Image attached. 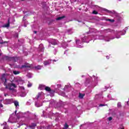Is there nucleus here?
Wrapping results in <instances>:
<instances>
[{
	"label": "nucleus",
	"instance_id": "nucleus-6",
	"mask_svg": "<svg viewBox=\"0 0 129 129\" xmlns=\"http://www.w3.org/2000/svg\"><path fill=\"white\" fill-rule=\"evenodd\" d=\"M36 126H37V124L36 123H32L31 125H30L28 128L29 129H35L36 128Z\"/></svg>",
	"mask_w": 129,
	"mask_h": 129
},
{
	"label": "nucleus",
	"instance_id": "nucleus-28",
	"mask_svg": "<svg viewBox=\"0 0 129 129\" xmlns=\"http://www.w3.org/2000/svg\"><path fill=\"white\" fill-rule=\"evenodd\" d=\"M32 86V84H29L28 85V87H31Z\"/></svg>",
	"mask_w": 129,
	"mask_h": 129
},
{
	"label": "nucleus",
	"instance_id": "nucleus-26",
	"mask_svg": "<svg viewBox=\"0 0 129 129\" xmlns=\"http://www.w3.org/2000/svg\"><path fill=\"white\" fill-rule=\"evenodd\" d=\"M116 34V35H118V34H121V31H117Z\"/></svg>",
	"mask_w": 129,
	"mask_h": 129
},
{
	"label": "nucleus",
	"instance_id": "nucleus-33",
	"mask_svg": "<svg viewBox=\"0 0 129 129\" xmlns=\"http://www.w3.org/2000/svg\"><path fill=\"white\" fill-rule=\"evenodd\" d=\"M35 106H37V107H39V106L37 105V103H35Z\"/></svg>",
	"mask_w": 129,
	"mask_h": 129
},
{
	"label": "nucleus",
	"instance_id": "nucleus-15",
	"mask_svg": "<svg viewBox=\"0 0 129 129\" xmlns=\"http://www.w3.org/2000/svg\"><path fill=\"white\" fill-rule=\"evenodd\" d=\"M41 68H42V66H37L35 67V69H36L37 70H40V69H41Z\"/></svg>",
	"mask_w": 129,
	"mask_h": 129
},
{
	"label": "nucleus",
	"instance_id": "nucleus-20",
	"mask_svg": "<svg viewBox=\"0 0 129 129\" xmlns=\"http://www.w3.org/2000/svg\"><path fill=\"white\" fill-rule=\"evenodd\" d=\"M13 73L14 74H15V75H17L18 74H19L20 73V72L19 71H13Z\"/></svg>",
	"mask_w": 129,
	"mask_h": 129
},
{
	"label": "nucleus",
	"instance_id": "nucleus-22",
	"mask_svg": "<svg viewBox=\"0 0 129 129\" xmlns=\"http://www.w3.org/2000/svg\"><path fill=\"white\" fill-rule=\"evenodd\" d=\"M117 106H118V107H121V103H120V102H118V103H117Z\"/></svg>",
	"mask_w": 129,
	"mask_h": 129
},
{
	"label": "nucleus",
	"instance_id": "nucleus-49",
	"mask_svg": "<svg viewBox=\"0 0 129 129\" xmlns=\"http://www.w3.org/2000/svg\"><path fill=\"white\" fill-rule=\"evenodd\" d=\"M25 129H27V128H25Z\"/></svg>",
	"mask_w": 129,
	"mask_h": 129
},
{
	"label": "nucleus",
	"instance_id": "nucleus-41",
	"mask_svg": "<svg viewBox=\"0 0 129 129\" xmlns=\"http://www.w3.org/2000/svg\"><path fill=\"white\" fill-rule=\"evenodd\" d=\"M35 34H37V31H34Z\"/></svg>",
	"mask_w": 129,
	"mask_h": 129
},
{
	"label": "nucleus",
	"instance_id": "nucleus-16",
	"mask_svg": "<svg viewBox=\"0 0 129 129\" xmlns=\"http://www.w3.org/2000/svg\"><path fill=\"white\" fill-rule=\"evenodd\" d=\"M14 104L15 105V106H19V102L17 101H14Z\"/></svg>",
	"mask_w": 129,
	"mask_h": 129
},
{
	"label": "nucleus",
	"instance_id": "nucleus-5",
	"mask_svg": "<svg viewBox=\"0 0 129 129\" xmlns=\"http://www.w3.org/2000/svg\"><path fill=\"white\" fill-rule=\"evenodd\" d=\"M107 39H109L108 37H106V36H100V40H105V41H106V42H109V41H110V39H108L107 40Z\"/></svg>",
	"mask_w": 129,
	"mask_h": 129
},
{
	"label": "nucleus",
	"instance_id": "nucleus-45",
	"mask_svg": "<svg viewBox=\"0 0 129 129\" xmlns=\"http://www.w3.org/2000/svg\"><path fill=\"white\" fill-rule=\"evenodd\" d=\"M83 42H85V41H84V40H83Z\"/></svg>",
	"mask_w": 129,
	"mask_h": 129
},
{
	"label": "nucleus",
	"instance_id": "nucleus-9",
	"mask_svg": "<svg viewBox=\"0 0 129 129\" xmlns=\"http://www.w3.org/2000/svg\"><path fill=\"white\" fill-rule=\"evenodd\" d=\"M31 67V64L29 63H25L24 65H23L21 67V68H30Z\"/></svg>",
	"mask_w": 129,
	"mask_h": 129
},
{
	"label": "nucleus",
	"instance_id": "nucleus-47",
	"mask_svg": "<svg viewBox=\"0 0 129 129\" xmlns=\"http://www.w3.org/2000/svg\"><path fill=\"white\" fill-rule=\"evenodd\" d=\"M21 1H25V0H21Z\"/></svg>",
	"mask_w": 129,
	"mask_h": 129
},
{
	"label": "nucleus",
	"instance_id": "nucleus-12",
	"mask_svg": "<svg viewBox=\"0 0 129 129\" xmlns=\"http://www.w3.org/2000/svg\"><path fill=\"white\" fill-rule=\"evenodd\" d=\"M45 88H46V86H44V85H39L38 88L39 89H41V90H42L43 89H45Z\"/></svg>",
	"mask_w": 129,
	"mask_h": 129
},
{
	"label": "nucleus",
	"instance_id": "nucleus-37",
	"mask_svg": "<svg viewBox=\"0 0 129 129\" xmlns=\"http://www.w3.org/2000/svg\"><path fill=\"white\" fill-rule=\"evenodd\" d=\"M107 59H109V57L108 56H106Z\"/></svg>",
	"mask_w": 129,
	"mask_h": 129
},
{
	"label": "nucleus",
	"instance_id": "nucleus-39",
	"mask_svg": "<svg viewBox=\"0 0 129 129\" xmlns=\"http://www.w3.org/2000/svg\"><path fill=\"white\" fill-rule=\"evenodd\" d=\"M125 31H124V33H123V34H122L121 35H124V34H125Z\"/></svg>",
	"mask_w": 129,
	"mask_h": 129
},
{
	"label": "nucleus",
	"instance_id": "nucleus-48",
	"mask_svg": "<svg viewBox=\"0 0 129 129\" xmlns=\"http://www.w3.org/2000/svg\"><path fill=\"white\" fill-rule=\"evenodd\" d=\"M121 129H123V128H121Z\"/></svg>",
	"mask_w": 129,
	"mask_h": 129
},
{
	"label": "nucleus",
	"instance_id": "nucleus-44",
	"mask_svg": "<svg viewBox=\"0 0 129 129\" xmlns=\"http://www.w3.org/2000/svg\"><path fill=\"white\" fill-rule=\"evenodd\" d=\"M9 119H10V120L12 119V118L10 117Z\"/></svg>",
	"mask_w": 129,
	"mask_h": 129
},
{
	"label": "nucleus",
	"instance_id": "nucleus-46",
	"mask_svg": "<svg viewBox=\"0 0 129 129\" xmlns=\"http://www.w3.org/2000/svg\"><path fill=\"white\" fill-rule=\"evenodd\" d=\"M128 102H127V104H128Z\"/></svg>",
	"mask_w": 129,
	"mask_h": 129
},
{
	"label": "nucleus",
	"instance_id": "nucleus-4",
	"mask_svg": "<svg viewBox=\"0 0 129 129\" xmlns=\"http://www.w3.org/2000/svg\"><path fill=\"white\" fill-rule=\"evenodd\" d=\"M51 44L53 45V46H55V45H57V41H56V40L55 39H52L50 42L49 43V47H51Z\"/></svg>",
	"mask_w": 129,
	"mask_h": 129
},
{
	"label": "nucleus",
	"instance_id": "nucleus-18",
	"mask_svg": "<svg viewBox=\"0 0 129 129\" xmlns=\"http://www.w3.org/2000/svg\"><path fill=\"white\" fill-rule=\"evenodd\" d=\"M84 94H81V93H80L79 94V98H82L83 97H84Z\"/></svg>",
	"mask_w": 129,
	"mask_h": 129
},
{
	"label": "nucleus",
	"instance_id": "nucleus-27",
	"mask_svg": "<svg viewBox=\"0 0 129 129\" xmlns=\"http://www.w3.org/2000/svg\"><path fill=\"white\" fill-rule=\"evenodd\" d=\"M80 43V40H76V44H78Z\"/></svg>",
	"mask_w": 129,
	"mask_h": 129
},
{
	"label": "nucleus",
	"instance_id": "nucleus-38",
	"mask_svg": "<svg viewBox=\"0 0 129 129\" xmlns=\"http://www.w3.org/2000/svg\"><path fill=\"white\" fill-rule=\"evenodd\" d=\"M78 48H81V46H78Z\"/></svg>",
	"mask_w": 129,
	"mask_h": 129
},
{
	"label": "nucleus",
	"instance_id": "nucleus-32",
	"mask_svg": "<svg viewBox=\"0 0 129 129\" xmlns=\"http://www.w3.org/2000/svg\"><path fill=\"white\" fill-rule=\"evenodd\" d=\"M99 106H104V104H100Z\"/></svg>",
	"mask_w": 129,
	"mask_h": 129
},
{
	"label": "nucleus",
	"instance_id": "nucleus-40",
	"mask_svg": "<svg viewBox=\"0 0 129 129\" xmlns=\"http://www.w3.org/2000/svg\"><path fill=\"white\" fill-rule=\"evenodd\" d=\"M114 39V37H113L112 38H111V40H113Z\"/></svg>",
	"mask_w": 129,
	"mask_h": 129
},
{
	"label": "nucleus",
	"instance_id": "nucleus-11",
	"mask_svg": "<svg viewBox=\"0 0 129 129\" xmlns=\"http://www.w3.org/2000/svg\"><path fill=\"white\" fill-rule=\"evenodd\" d=\"M9 27H10V20L8 21V23L3 25V28H9Z\"/></svg>",
	"mask_w": 129,
	"mask_h": 129
},
{
	"label": "nucleus",
	"instance_id": "nucleus-34",
	"mask_svg": "<svg viewBox=\"0 0 129 129\" xmlns=\"http://www.w3.org/2000/svg\"><path fill=\"white\" fill-rule=\"evenodd\" d=\"M0 106H1V107H4V105H3L2 104H0Z\"/></svg>",
	"mask_w": 129,
	"mask_h": 129
},
{
	"label": "nucleus",
	"instance_id": "nucleus-17",
	"mask_svg": "<svg viewBox=\"0 0 129 129\" xmlns=\"http://www.w3.org/2000/svg\"><path fill=\"white\" fill-rule=\"evenodd\" d=\"M42 96V93H39L37 96L36 97L37 99L39 98V97H41Z\"/></svg>",
	"mask_w": 129,
	"mask_h": 129
},
{
	"label": "nucleus",
	"instance_id": "nucleus-3",
	"mask_svg": "<svg viewBox=\"0 0 129 129\" xmlns=\"http://www.w3.org/2000/svg\"><path fill=\"white\" fill-rule=\"evenodd\" d=\"M102 11L104 12H106V13H108V14H113V15H115L116 14V12L115 11H111L105 8H103Z\"/></svg>",
	"mask_w": 129,
	"mask_h": 129
},
{
	"label": "nucleus",
	"instance_id": "nucleus-35",
	"mask_svg": "<svg viewBox=\"0 0 129 129\" xmlns=\"http://www.w3.org/2000/svg\"><path fill=\"white\" fill-rule=\"evenodd\" d=\"M58 87H61V85H57Z\"/></svg>",
	"mask_w": 129,
	"mask_h": 129
},
{
	"label": "nucleus",
	"instance_id": "nucleus-31",
	"mask_svg": "<svg viewBox=\"0 0 129 129\" xmlns=\"http://www.w3.org/2000/svg\"><path fill=\"white\" fill-rule=\"evenodd\" d=\"M67 88H68V86H66L64 88V90H65V89H66Z\"/></svg>",
	"mask_w": 129,
	"mask_h": 129
},
{
	"label": "nucleus",
	"instance_id": "nucleus-25",
	"mask_svg": "<svg viewBox=\"0 0 129 129\" xmlns=\"http://www.w3.org/2000/svg\"><path fill=\"white\" fill-rule=\"evenodd\" d=\"M93 14H94L95 15H97L98 13H97V12L94 11L93 12Z\"/></svg>",
	"mask_w": 129,
	"mask_h": 129
},
{
	"label": "nucleus",
	"instance_id": "nucleus-13",
	"mask_svg": "<svg viewBox=\"0 0 129 129\" xmlns=\"http://www.w3.org/2000/svg\"><path fill=\"white\" fill-rule=\"evenodd\" d=\"M3 125H5L4 129H10V127H9V126L7 125V122H5L4 123H3Z\"/></svg>",
	"mask_w": 129,
	"mask_h": 129
},
{
	"label": "nucleus",
	"instance_id": "nucleus-1",
	"mask_svg": "<svg viewBox=\"0 0 129 129\" xmlns=\"http://www.w3.org/2000/svg\"><path fill=\"white\" fill-rule=\"evenodd\" d=\"M2 80L4 81V84L6 86V88L9 89V90H14V88H16L17 86L16 84L14 83H9L8 84H7V75L4 74L2 75L1 78Z\"/></svg>",
	"mask_w": 129,
	"mask_h": 129
},
{
	"label": "nucleus",
	"instance_id": "nucleus-2",
	"mask_svg": "<svg viewBox=\"0 0 129 129\" xmlns=\"http://www.w3.org/2000/svg\"><path fill=\"white\" fill-rule=\"evenodd\" d=\"M20 89L22 90V93L20 95V96H21V97H25V96L27 95V94L24 92L25 91V88H24V87H21Z\"/></svg>",
	"mask_w": 129,
	"mask_h": 129
},
{
	"label": "nucleus",
	"instance_id": "nucleus-23",
	"mask_svg": "<svg viewBox=\"0 0 129 129\" xmlns=\"http://www.w3.org/2000/svg\"><path fill=\"white\" fill-rule=\"evenodd\" d=\"M69 126V125H68V124L66 123V124L64 125V128H68Z\"/></svg>",
	"mask_w": 129,
	"mask_h": 129
},
{
	"label": "nucleus",
	"instance_id": "nucleus-19",
	"mask_svg": "<svg viewBox=\"0 0 129 129\" xmlns=\"http://www.w3.org/2000/svg\"><path fill=\"white\" fill-rule=\"evenodd\" d=\"M64 18H65L64 16H62V17H58L56 19L57 20H62V19H64Z\"/></svg>",
	"mask_w": 129,
	"mask_h": 129
},
{
	"label": "nucleus",
	"instance_id": "nucleus-36",
	"mask_svg": "<svg viewBox=\"0 0 129 129\" xmlns=\"http://www.w3.org/2000/svg\"><path fill=\"white\" fill-rule=\"evenodd\" d=\"M69 69L70 71L71 70V68H70V67H69Z\"/></svg>",
	"mask_w": 129,
	"mask_h": 129
},
{
	"label": "nucleus",
	"instance_id": "nucleus-10",
	"mask_svg": "<svg viewBox=\"0 0 129 129\" xmlns=\"http://www.w3.org/2000/svg\"><path fill=\"white\" fill-rule=\"evenodd\" d=\"M44 89L46 90V91L49 92V93H52V92H53V91H51V88L49 87H45Z\"/></svg>",
	"mask_w": 129,
	"mask_h": 129
},
{
	"label": "nucleus",
	"instance_id": "nucleus-21",
	"mask_svg": "<svg viewBox=\"0 0 129 129\" xmlns=\"http://www.w3.org/2000/svg\"><path fill=\"white\" fill-rule=\"evenodd\" d=\"M107 21H109V22H111V23H113L114 22V20L113 19H107Z\"/></svg>",
	"mask_w": 129,
	"mask_h": 129
},
{
	"label": "nucleus",
	"instance_id": "nucleus-30",
	"mask_svg": "<svg viewBox=\"0 0 129 129\" xmlns=\"http://www.w3.org/2000/svg\"><path fill=\"white\" fill-rule=\"evenodd\" d=\"M116 39H119V38H120V36H116Z\"/></svg>",
	"mask_w": 129,
	"mask_h": 129
},
{
	"label": "nucleus",
	"instance_id": "nucleus-42",
	"mask_svg": "<svg viewBox=\"0 0 129 129\" xmlns=\"http://www.w3.org/2000/svg\"><path fill=\"white\" fill-rule=\"evenodd\" d=\"M10 122H12V123H13V122H16V121H10Z\"/></svg>",
	"mask_w": 129,
	"mask_h": 129
},
{
	"label": "nucleus",
	"instance_id": "nucleus-14",
	"mask_svg": "<svg viewBox=\"0 0 129 129\" xmlns=\"http://www.w3.org/2000/svg\"><path fill=\"white\" fill-rule=\"evenodd\" d=\"M39 48L40 51H41L42 52L44 51V46H43V44L39 45Z\"/></svg>",
	"mask_w": 129,
	"mask_h": 129
},
{
	"label": "nucleus",
	"instance_id": "nucleus-29",
	"mask_svg": "<svg viewBox=\"0 0 129 129\" xmlns=\"http://www.w3.org/2000/svg\"><path fill=\"white\" fill-rule=\"evenodd\" d=\"M61 95H62V96H65V93H62L61 94Z\"/></svg>",
	"mask_w": 129,
	"mask_h": 129
},
{
	"label": "nucleus",
	"instance_id": "nucleus-43",
	"mask_svg": "<svg viewBox=\"0 0 129 129\" xmlns=\"http://www.w3.org/2000/svg\"><path fill=\"white\" fill-rule=\"evenodd\" d=\"M26 18V15L23 17V19H25Z\"/></svg>",
	"mask_w": 129,
	"mask_h": 129
},
{
	"label": "nucleus",
	"instance_id": "nucleus-8",
	"mask_svg": "<svg viewBox=\"0 0 129 129\" xmlns=\"http://www.w3.org/2000/svg\"><path fill=\"white\" fill-rule=\"evenodd\" d=\"M43 64L44 66H47V65H50V64H51V60H49L44 61Z\"/></svg>",
	"mask_w": 129,
	"mask_h": 129
},
{
	"label": "nucleus",
	"instance_id": "nucleus-24",
	"mask_svg": "<svg viewBox=\"0 0 129 129\" xmlns=\"http://www.w3.org/2000/svg\"><path fill=\"white\" fill-rule=\"evenodd\" d=\"M108 119L109 121H110V120H112V117H109L108 118Z\"/></svg>",
	"mask_w": 129,
	"mask_h": 129
},
{
	"label": "nucleus",
	"instance_id": "nucleus-7",
	"mask_svg": "<svg viewBox=\"0 0 129 129\" xmlns=\"http://www.w3.org/2000/svg\"><path fill=\"white\" fill-rule=\"evenodd\" d=\"M4 102L6 103V104H10L13 102V101L12 99H8L5 100Z\"/></svg>",
	"mask_w": 129,
	"mask_h": 129
}]
</instances>
